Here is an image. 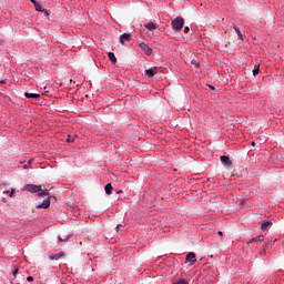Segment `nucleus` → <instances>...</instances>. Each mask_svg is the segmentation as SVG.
I'll return each mask as SVG.
<instances>
[{"label": "nucleus", "mask_w": 284, "mask_h": 284, "mask_svg": "<svg viewBox=\"0 0 284 284\" xmlns=\"http://www.w3.org/2000/svg\"><path fill=\"white\" fill-rule=\"evenodd\" d=\"M184 32H185V34H187V32H190V27H185Z\"/></svg>", "instance_id": "obj_23"}, {"label": "nucleus", "mask_w": 284, "mask_h": 284, "mask_svg": "<svg viewBox=\"0 0 284 284\" xmlns=\"http://www.w3.org/2000/svg\"><path fill=\"white\" fill-rule=\"evenodd\" d=\"M30 1H31V3H33V6H34V8H36V10H37V12H44V14H45L47 17L50 16V13L48 12V10L43 9V7H41V6L39 4V2H37V0H30Z\"/></svg>", "instance_id": "obj_5"}, {"label": "nucleus", "mask_w": 284, "mask_h": 284, "mask_svg": "<svg viewBox=\"0 0 284 284\" xmlns=\"http://www.w3.org/2000/svg\"><path fill=\"white\" fill-rule=\"evenodd\" d=\"M39 196H48L41 204L37 205V210H48L50 207V191L49 190H42L38 194Z\"/></svg>", "instance_id": "obj_1"}, {"label": "nucleus", "mask_w": 284, "mask_h": 284, "mask_svg": "<svg viewBox=\"0 0 284 284\" xmlns=\"http://www.w3.org/2000/svg\"><path fill=\"white\" fill-rule=\"evenodd\" d=\"M234 30H235L239 39L243 40V33H241V29H239L237 27H234Z\"/></svg>", "instance_id": "obj_18"}, {"label": "nucleus", "mask_w": 284, "mask_h": 284, "mask_svg": "<svg viewBox=\"0 0 284 284\" xmlns=\"http://www.w3.org/2000/svg\"><path fill=\"white\" fill-rule=\"evenodd\" d=\"M144 28H146V30H150V32H154V30H156V24H154L153 22H149L144 24Z\"/></svg>", "instance_id": "obj_12"}, {"label": "nucleus", "mask_w": 284, "mask_h": 284, "mask_svg": "<svg viewBox=\"0 0 284 284\" xmlns=\"http://www.w3.org/2000/svg\"><path fill=\"white\" fill-rule=\"evenodd\" d=\"M68 239H70V236H59V241H60V243H65V241H68Z\"/></svg>", "instance_id": "obj_19"}, {"label": "nucleus", "mask_w": 284, "mask_h": 284, "mask_svg": "<svg viewBox=\"0 0 284 284\" xmlns=\"http://www.w3.org/2000/svg\"><path fill=\"white\" fill-rule=\"evenodd\" d=\"M139 48L141 49L142 52L148 54V57H150V54H152V48H150V45L145 42H141L139 44Z\"/></svg>", "instance_id": "obj_4"}, {"label": "nucleus", "mask_w": 284, "mask_h": 284, "mask_svg": "<svg viewBox=\"0 0 284 284\" xmlns=\"http://www.w3.org/2000/svg\"><path fill=\"white\" fill-rule=\"evenodd\" d=\"M109 60L111 61V63H116V55H114V52H109L108 53Z\"/></svg>", "instance_id": "obj_14"}, {"label": "nucleus", "mask_w": 284, "mask_h": 284, "mask_svg": "<svg viewBox=\"0 0 284 284\" xmlns=\"http://www.w3.org/2000/svg\"><path fill=\"white\" fill-rule=\"evenodd\" d=\"M3 43V41L0 40V44Z\"/></svg>", "instance_id": "obj_33"}, {"label": "nucleus", "mask_w": 284, "mask_h": 284, "mask_svg": "<svg viewBox=\"0 0 284 284\" xmlns=\"http://www.w3.org/2000/svg\"><path fill=\"white\" fill-rule=\"evenodd\" d=\"M17 274H19V268H16V270L13 271V276H17Z\"/></svg>", "instance_id": "obj_26"}, {"label": "nucleus", "mask_w": 284, "mask_h": 284, "mask_svg": "<svg viewBox=\"0 0 284 284\" xmlns=\"http://www.w3.org/2000/svg\"><path fill=\"white\" fill-rule=\"evenodd\" d=\"M258 72H260V69H258V67H257V68H255V69L253 70V77H256V74H258Z\"/></svg>", "instance_id": "obj_21"}, {"label": "nucleus", "mask_w": 284, "mask_h": 284, "mask_svg": "<svg viewBox=\"0 0 284 284\" xmlns=\"http://www.w3.org/2000/svg\"><path fill=\"white\" fill-rule=\"evenodd\" d=\"M270 225H272V222H270V221L264 222V223H262V225H261V230H267V227H270Z\"/></svg>", "instance_id": "obj_16"}, {"label": "nucleus", "mask_w": 284, "mask_h": 284, "mask_svg": "<svg viewBox=\"0 0 284 284\" xmlns=\"http://www.w3.org/2000/svg\"><path fill=\"white\" fill-rule=\"evenodd\" d=\"M27 281H28L29 283H32V281H34V277L28 276V277H27Z\"/></svg>", "instance_id": "obj_22"}, {"label": "nucleus", "mask_w": 284, "mask_h": 284, "mask_svg": "<svg viewBox=\"0 0 284 284\" xmlns=\"http://www.w3.org/2000/svg\"><path fill=\"white\" fill-rule=\"evenodd\" d=\"M171 26L175 32H181L183 30V26H185V20L182 17H176L172 22Z\"/></svg>", "instance_id": "obj_2"}, {"label": "nucleus", "mask_w": 284, "mask_h": 284, "mask_svg": "<svg viewBox=\"0 0 284 284\" xmlns=\"http://www.w3.org/2000/svg\"><path fill=\"white\" fill-rule=\"evenodd\" d=\"M265 241V235H258L248 241V243H263Z\"/></svg>", "instance_id": "obj_10"}, {"label": "nucleus", "mask_w": 284, "mask_h": 284, "mask_svg": "<svg viewBox=\"0 0 284 284\" xmlns=\"http://www.w3.org/2000/svg\"><path fill=\"white\" fill-rule=\"evenodd\" d=\"M104 190H105V194H112V184H106L105 186H104Z\"/></svg>", "instance_id": "obj_15"}, {"label": "nucleus", "mask_w": 284, "mask_h": 284, "mask_svg": "<svg viewBox=\"0 0 284 284\" xmlns=\"http://www.w3.org/2000/svg\"><path fill=\"white\" fill-rule=\"evenodd\" d=\"M186 263H190V265H194L196 263V254H194V252H190L186 255Z\"/></svg>", "instance_id": "obj_6"}, {"label": "nucleus", "mask_w": 284, "mask_h": 284, "mask_svg": "<svg viewBox=\"0 0 284 284\" xmlns=\"http://www.w3.org/2000/svg\"><path fill=\"white\" fill-rule=\"evenodd\" d=\"M3 194H10V192L9 191H4Z\"/></svg>", "instance_id": "obj_30"}, {"label": "nucleus", "mask_w": 284, "mask_h": 284, "mask_svg": "<svg viewBox=\"0 0 284 284\" xmlns=\"http://www.w3.org/2000/svg\"><path fill=\"white\" fill-rule=\"evenodd\" d=\"M121 192H122V191H118L116 193H118V194H121Z\"/></svg>", "instance_id": "obj_31"}, {"label": "nucleus", "mask_w": 284, "mask_h": 284, "mask_svg": "<svg viewBox=\"0 0 284 284\" xmlns=\"http://www.w3.org/2000/svg\"><path fill=\"white\" fill-rule=\"evenodd\" d=\"M209 88H210V90H212L213 92H214V90H216V88H214V85H212V84H209Z\"/></svg>", "instance_id": "obj_24"}, {"label": "nucleus", "mask_w": 284, "mask_h": 284, "mask_svg": "<svg viewBox=\"0 0 284 284\" xmlns=\"http://www.w3.org/2000/svg\"><path fill=\"white\" fill-rule=\"evenodd\" d=\"M156 72H159V69H158L156 67H153V68H151V69H146V70L144 71V74H145L146 77H149L150 79H152V77H154V74H156Z\"/></svg>", "instance_id": "obj_8"}, {"label": "nucleus", "mask_w": 284, "mask_h": 284, "mask_svg": "<svg viewBox=\"0 0 284 284\" xmlns=\"http://www.w3.org/2000/svg\"><path fill=\"white\" fill-rule=\"evenodd\" d=\"M23 190H26L27 192H31L32 194H37L41 192V186L37 184H27L23 186Z\"/></svg>", "instance_id": "obj_3"}, {"label": "nucleus", "mask_w": 284, "mask_h": 284, "mask_svg": "<svg viewBox=\"0 0 284 284\" xmlns=\"http://www.w3.org/2000/svg\"><path fill=\"white\" fill-rule=\"evenodd\" d=\"M0 83H6V81H1Z\"/></svg>", "instance_id": "obj_32"}, {"label": "nucleus", "mask_w": 284, "mask_h": 284, "mask_svg": "<svg viewBox=\"0 0 284 284\" xmlns=\"http://www.w3.org/2000/svg\"><path fill=\"white\" fill-rule=\"evenodd\" d=\"M120 227H121V224H118V225L115 226V232H116V233H119Z\"/></svg>", "instance_id": "obj_25"}, {"label": "nucleus", "mask_w": 284, "mask_h": 284, "mask_svg": "<svg viewBox=\"0 0 284 284\" xmlns=\"http://www.w3.org/2000/svg\"><path fill=\"white\" fill-rule=\"evenodd\" d=\"M24 97H26L27 99H39V98L41 97V94H39V93H28V92H26V93H24Z\"/></svg>", "instance_id": "obj_13"}, {"label": "nucleus", "mask_w": 284, "mask_h": 284, "mask_svg": "<svg viewBox=\"0 0 284 284\" xmlns=\"http://www.w3.org/2000/svg\"><path fill=\"white\" fill-rule=\"evenodd\" d=\"M62 256H65V254H63V252L57 253V254H51L49 256V258H50V261H59V258H61Z\"/></svg>", "instance_id": "obj_11"}, {"label": "nucleus", "mask_w": 284, "mask_h": 284, "mask_svg": "<svg viewBox=\"0 0 284 284\" xmlns=\"http://www.w3.org/2000/svg\"><path fill=\"white\" fill-rule=\"evenodd\" d=\"M132 39V34L130 33H123L121 37H120V43L122 45H125V42L130 41Z\"/></svg>", "instance_id": "obj_9"}, {"label": "nucleus", "mask_w": 284, "mask_h": 284, "mask_svg": "<svg viewBox=\"0 0 284 284\" xmlns=\"http://www.w3.org/2000/svg\"><path fill=\"white\" fill-rule=\"evenodd\" d=\"M9 196H10V197L14 196V190H12V191L9 193Z\"/></svg>", "instance_id": "obj_27"}, {"label": "nucleus", "mask_w": 284, "mask_h": 284, "mask_svg": "<svg viewBox=\"0 0 284 284\" xmlns=\"http://www.w3.org/2000/svg\"><path fill=\"white\" fill-rule=\"evenodd\" d=\"M67 143H74V138H72V135H69V138L67 139Z\"/></svg>", "instance_id": "obj_20"}, {"label": "nucleus", "mask_w": 284, "mask_h": 284, "mask_svg": "<svg viewBox=\"0 0 284 284\" xmlns=\"http://www.w3.org/2000/svg\"><path fill=\"white\" fill-rule=\"evenodd\" d=\"M191 63H192L193 65H197V64H196V62H195L194 60H192V62H191Z\"/></svg>", "instance_id": "obj_29"}, {"label": "nucleus", "mask_w": 284, "mask_h": 284, "mask_svg": "<svg viewBox=\"0 0 284 284\" xmlns=\"http://www.w3.org/2000/svg\"><path fill=\"white\" fill-rule=\"evenodd\" d=\"M219 236H223V231L217 232Z\"/></svg>", "instance_id": "obj_28"}, {"label": "nucleus", "mask_w": 284, "mask_h": 284, "mask_svg": "<svg viewBox=\"0 0 284 284\" xmlns=\"http://www.w3.org/2000/svg\"><path fill=\"white\" fill-rule=\"evenodd\" d=\"M220 161L225 165L226 168H232V160H230V156L227 155H222L220 158Z\"/></svg>", "instance_id": "obj_7"}, {"label": "nucleus", "mask_w": 284, "mask_h": 284, "mask_svg": "<svg viewBox=\"0 0 284 284\" xmlns=\"http://www.w3.org/2000/svg\"><path fill=\"white\" fill-rule=\"evenodd\" d=\"M173 284H190V282H187V280H185V278H180V280L173 282Z\"/></svg>", "instance_id": "obj_17"}]
</instances>
